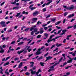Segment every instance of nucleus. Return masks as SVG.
Instances as JSON below:
<instances>
[{"label":"nucleus","mask_w":76,"mask_h":76,"mask_svg":"<svg viewBox=\"0 0 76 76\" xmlns=\"http://www.w3.org/2000/svg\"><path fill=\"white\" fill-rule=\"evenodd\" d=\"M6 22L4 21H1V22L0 24L2 27H5L7 26V25L5 24Z\"/></svg>","instance_id":"f257e3e1"},{"label":"nucleus","mask_w":76,"mask_h":76,"mask_svg":"<svg viewBox=\"0 0 76 76\" xmlns=\"http://www.w3.org/2000/svg\"><path fill=\"white\" fill-rule=\"evenodd\" d=\"M41 54V49H39L35 53V54H36V56H38V55H39V54Z\"/></svg>","instance_id":"f03ea898"},{"label":"nucleus","mask_w":76,"mask_h":76,"mask_svg":"<svg viewBox=\"0 0 76 76\" xmlns=\"http://www.w3.org/2000/svg\"><path fill=\"white\" fill-rule=\"evenodd\" d=\"M34 6V4H32L29 7V9H31V10H33L35 9H36V7H32Z\"/></svg>","instance_id":"7ed1b4c3"},{"label":"nucleus","mask_w":76,"mask_h":76,"mask_svg":"<svg viewBox=\"0 0 76 76\" xmlns=\"http://www.w3.org/2000/svg\"><path fill=\"white\" fill-rule=\"evenodd\" d=\"M76 60V57L72 58V59L71 58H70V60H68L67 61V63H70V62H72V60Z\"/></svg>","instance_id":"20e7f679"},{"label":"nucleus","mask_w":76,"mask_h":76,"mask_svg":"<svg viewBox=\"0 0 76 76\" xmlns=\"http://www.w3.org/2000/svg\"><path fill=\"white\" fill-rule=\"evenodd\" d=\"M25 49H23V50L20 51H18L17 52V53L18 54H19V55L21 53H23L24 51H25Z\"/></svg>","instance_id":"39448f33"},{"label":"nucleus","mask_w":76,"mask_h":76,"mask_svg":"<svg viewBox=\"0 0 76 76\" xmlns=\"http://www.w3.org/2000/svg\"><path fill=\"white\" fill-rule=\"evenodd\" d=\"M74 9V7L73 5H72L70 7H67L66 8L67 9H69V10H72V9Z\"/></svg>","instance_id":"423d86ee"},{"label":"nucleus","mask_w":76,"mask_h":76,"mask_svg":"<svg viewBox=\"0 0 76 76\" xmlns=\"http://www.w3.org/2000/svg\"><path fill=\"white\" fill-rule=\"evenodd\" d=\"M39 12L38 11H35L33 13V16H36L37 15H38Z\"/></svg>","instance_id":"0eeeda50"},{"label":"nucleus","mask_w":76,"mask_h":76,"mask_svg":"<svg viewBox=\"0 0 76 76\" xmlns=\"http://www.w3.org/2000/svg\"><path fill=\"white\" fill-rule=\"evenodd\" d=\"M30 71H31L32 75H34L36 73V72L35 71H33V69H30Z\"/></svg>","instance_id":"6e6552de"},{"label":"nucleus","mask_w":76,"mask_h":76,"mask_svg":"<svg viewBox=\"0 0 76 76\" xmlns=\"http://www.w3.org/2000/svg\"><path fill=\"white\" fill-rule=\"evenodd\" d=\"M53 58V57H51L50 56H49L46 57V60L45 61H47V60H49L50 59H51Z\"/></svg>","instance_id":"1a4fd4ad"},{"label":"nucleus","mask_w":76,"mask_h":76,"mask_svg":"<svg viewBox=\"0 0 76 76\" xmlns=\"http://www.w3.org/2000/svg\"><path fill=\"white\" fill-rule=\"evenodd\" d=\"M74 15H75V14H72L71 15H68L67 17L69 18H72V17H73V16H74Z\"/></svg>","instance_id":"9d476101"},{"label":"nucleus","mask_w":76,"mask_h":76,"mask_svg":"<svg viewBox=\"0 0 76 76\" xmlns=\"http://www.w3.org/2000/svg\"><path fill=\"white\" fill-rule=\"evenodd\" d=\"M22 65H23V63H20L18 65V68L19 69H20V68H21V67H22Z\"/></svg>","instance_id":"9b49d317"},{"label":"nucleus","mask_w":76,"mask_h":76,"mask_svg":"<svg viewBox=\"0 0 76 76\" xmlns=\"http://www.w3.org/2000/svg\"><path fill=\"white\" fill-rule=\"evenodd\" d=\"M2 69L3 67L2 66H1L0 67V69H1V70L0 71V73H1V74H3V71L4 70Z\"/></svg>","instance_id":"f8f14e48"},{"label":"nucleus","mask_w":76,"mask_h":76,"mask_svg":"<svg viewBox=\"0 0 76 76\" xmlns=\"http://www.w3.org/2000/svg\"><path fill=\"white\" fill-rule=\"evenodd\" d=\"M0 49V53H4V51L3 50V49L2 48H1Z\"/></svg>","instance_id":"ddd939ff"},{"label":"nucleus","mask_w":76,"mask_h":76,"mask_svg":"<svg viewBox=\"0 0 76 76\" xmlns=\"http://www.w3.org/2000/svg\"><path fill=\"white\" fill-rule=\"evenodd\" d=\"M30 63L31 64V65H30V67H32L34 66V62H30Z\"/></svg>","instance_id":"4468645a"},{"label":"nucleus","mask_w":76,"mask_h":76,"mask_svg":"<svg viewBox=\"0 0 76 76\" xmlns=\"http://www.w3.org/2000/svg\"><path fill=\"white\" fill-rule=\"evenodd\" d=\"M67 31L66 30H63L62 31V33L61 34V35H63V34H65V32Z\"/></svg>","instance_id":"2eb2a0df"},{"label":"nucleus","mask_w":76,"mask_h":76,"mask_svg":"<svg viewBox=\"0 0 76 76\" xmlns=\"http://www.w3.org/2000/svg\"><path fill=\"white\" fill-rule=\"evenodd\" d=\"M19 7L17 6L15 7H14L12 8V9L13 10H14V9H16L17 10H18V9H19Z\"/></svg>","instance_id":"dca6fc26"},{"label":"nucleus","mask_w":76,"mask_h":76,"mask_svg":"<svg viewBox=\"0 0 76 76\" xmlns=\"http://www.w3.org/2000/svg\"><path fill=\"white\" fill-rule=\"evenodd\" d=\"M53 66H52L51 67H50V69H51L52 70H54V67Z\"/></svg>","instance_id":"f3484780"},{"label":"nucleus","mask_w":76,"mask_h":76,"mask_svg":"<svg viewBox=\"0 0 76 76\" xmlns=\"http://www.w3.org/2000/svg\"><path fill=\"white\" fill-rule=\"evenodd\" d=\"M48 1H50V2H48L47 4L46 5H48V4H50V3H51L53 1H52V0H48Z\"/></svg>","instance_id":"a211bd4d"},{"label":"nucleus","mask_w":76,"mask_h":76,"mask_svg":"<svg viewBox=\"0 0 76 76\" xmlns=\"http://www.w3.org/2000/svg\"><path fill=\"white\" fill-rule=\"evenodd\" d=\"M20 13H21L20 12L17 13L16 14L17 15H15L16 17H18V16H19V15H20Z\"/></svg>","instance_id":"6ab92c4d"},{"label":"nucleus","mask_w":76,"mask_h":76,"mask_svg":"<svg viewBox=\"0 0 76 76\" xmlns=\"http://www.w3.org/2000/svg\"><path fill=\"white\" fill-rule=\"evenodd\" d=\"M41 29H42V30H40V32H39V33L41 34H42L44 32V31L42 30V28H41Z\"/></svg>","instance_id":"aec40b11"},{"label":"nucleus","mask_w":76,"mask_h":76,"mask_svg":"<svg viewBox=\"0 0 76 76\" xmlns=\"http://www.w3.org/2000/svg\"><path fill=\"white\" fill-rule=\"evenodd\" d=\"M23 14H26V15H28V12H25V11H23L22 12Z\"/></svg>","instance_id":"412c9836"},{"label":"nucleus","mask_w":76,"mask_h":76,"mask_svg":"<svg viewBox=\"0 0 76 76\" xmlns=\"http://www.w3.org/2000/svg\"><path fill=\"white\" fill-rule=\"evenodd\" d=\"M9 62H7V63L4 64V66H6L7 65H9Z\"/></svg>","instance_id":"4be33fe9"},{"label":"nucleus","mask_w":76,"mask_h":76,"mask_svg":"<svg viewBox=\"0 0 76 76\" xmlns=\"http://www.w3.org/2000/svg\"><path fill=\"white\" fill-rule=\"evenodd\" d=\"M42 58H43V57L42 56H41L40 57H39L37 59V60H38L39 61V60H41L42 59Z\"/></svg>","instance_id":"5701e85b"},{"label":"nucleus","mask_w":76,"mask_h":76,"mask_svg":"<svg viewBox=\"0 0 76 76\" xmlns=\"http://www.w3.org/2000/svg\"><path fill=\"white\" fill-rule=\"evenodd\" d=\"M62 60H63V57L59 59V62H58V63H60V62Z\"/></svg>","instance_id":"b1692460"},{"label":"nucleus","mask_w":76,"mask_h":76,"mask_svg":"<svg viewBox=\"0 0 76 76\" xmlns=\"http://www.w3.org/2000/svg\"><path fill=\"white\" fill-rule=\"evenodd\" d=\"M51 41H52V39H49L48 40L47 42L49 43V42Z\"/></svg>","instance_id":"393cba45"},{"label":"nucleus","mask_w":76,"mask_h":76,"mask_svg":"<svg viewBox=\"0 0 76 76\" xmlns=\"http://www.w3.org/2000/svg\"><path fill=\"white\" fill-rule=\"evenodd\" d=\"M44 35L46 38H48V34H47V33H45L44 34Z\"/></svg>","instance_id":"a878e982"},{"label":"nucleus","mask_w":76,"mask_h":76,"mask_svg":"<svg viewBox=\"0 0 76 76\" xmlns=\"http://www.w3.org/2000/svg\"><path fill=\"white\" fill-rule=\"evenodd\" d=\"M23 44V42H21L19 43L18 44V45H22V44Z\"/></svg>","instance_id":"bb28decb"},{"label":"nucleus","mask_w":76,"mask_h":76,"mask_svg":"<svg viewBox=\"0 0 76 76\" xmlns=\"http://www.w3.org/2000/svg\"><path fill=\"white\" fill-rule=\"evenodd\" d=\"M29 30V28H27L26 29H25V31H26V32H28V31Z\"/></svg>","instance_id":"cd10ccee"},{"label":"nucleus","mask_w":76,"mask_h":76,"mask_svg":"<svg viewBox=\"0 0 76 76\" xmlns=\"http://www.w3.org/2000/svg\"><path fill=\"white\" fill-rule=\"evenodd\" d=\"M54 35H52L50 36L49 39H52V38H53V37H54Z\"/></svg>","instance_id":"c85d7f7f"},{"label":"nucleus","mask_w":76,"mask_h":76,"mask_svg":"<svg viewBox=\"0 0 76 76\" xmlns=\"http://www.w3.org/2000/svg\"><path fill=\"white\" fill-rule=\"evenodd\" d=\"M38 19L37 18H34L33 19V21H35V20H37Z\"/></svg>","instance_id":"c756f323"},{"label":"nucleus","mask_w":76,"mask_h":76,"mask_svg":"<svg viewBox=\"0 0 76 76\" xmlns=\"http://www.w3.org/2000/svg\"><path fill=\"white\" fill-rule=\"evenodd\" d=\"M61 23V22L60 21H58L56 23V25H58V24H59V23Z\"/></svg>","instance_id":"7c9ffc66"},{"label":"nucleus","mask_w":76,"mask_h":76,"mask_svg":"<svg viewBox=\"0 0 76 76\" xmlns=\"http://www.w3.org/2000/svg\"><path fill=\"white\" fill-rule=\"evenodd\" d=\"M19 58H16L14 59V60H15V61H16V60H19Z\"/></svg>","instance_id":"2f4dec72"},{"label":"nucleus","mask_w":76,"mask_h":76,"mask_svg":"<svg viewBox=\"0 0 76 76\" xmlns=\"http://www.w3.org/2000/svg\"><path fill=\"white\" fill-rule=\"evenodd\" d=\"M40 64L42 66H44V63L40 62Z\"/></svg>","instance_id":"473e14b6"},{"label":"nucleus","mask_w":76,"mask_h":76,"mask_svg":"<svg viewBox=\"0 0 76 76\" xmlns=\"http://www.w3.org/2000/svg\"><path fill=\"white\" fill-rule=\"evenodd\" d=\"M37 31H38V29L37 28H35L34 29V32H37Z\"/></svg>","instance_id":"72a5a7b5"},{"label":"nucleus","mask_w":76,"mask_h":76,"mask_svg":"<svg viewBox=\"0 0 76 76\" xmlns=\"http://www.w3.org/2000/svg\"><path fill=\"white\" fill-rule=\"evenodd\" d=\"M61 31H62V29H61L59 30L58 31V32L57 33V34H60V32H61Z\"/></svg>","instance_id":"f704fd0d"},{"label":"nucleus","mask_w":76,"mask_h":76,"mask_svg":"<svg viewBox=\"0 0 76 76\" xmlns=\"http://www.w3.org/2000/svg\"><path fill=\"white\" fill-rule=\"evenodd\" d=\"M5 73H6L8 76L9 75V72H5Z\"/></svg>","instance_id":"c9c22d12"},{"label":"nucleus","mask_w":76,"mask_h":76,"mask_svg":"<svg viewBox=\"0 0 76 76\" xmlns=\"http://www.w3.org/2000/svg\"><path fill=\"white\" fill-rule=\"evenodd\" d=\"M29 48H30V46H26V50H28V49H29Z\"/></svg>","instance_id":"e433bc0d"},{"label":"nucleus","mask_w":76,"mask_h":76,"mask_svg":"<svg viewBox=\"0 0 76 76\" xmlns=\"http://www.w3.org/2000/svg\"><path fill=\"white\" fill-rule=\"evenodd\" d=\"M41 35H38L37 36V38H41Z\"/></svg>","instance_id":"4c0bfd02"},{"label":"nucleus","mask_w":76,"mask_h":76,"mask_svg":"<svg viewBox=\"0 0 76 76\" xmlns=\"http://www.w3.org/2000/svg\"><path fill=\"white\" fill-rule=\"evenodd\" d=\"M60 1V0H59V1H58V0H57L56 1V4H58L59 2Z\"/></svg>","instance_id":"58836bf2"},{"label":"nucleus","mask_w":76,"mask_h":76,"mask_svg":"<svg viewBox=\"0 0 76 76\" xmlns=\"http://www.w3.org/2000/svg\"><path fill=\"white\" fill-rule=\"evenodd\" d=\"M10 57L9 56V57H7L6 58V59H5V61H7V60L9 59V58H10Z\"/></svg>","instance_id":"ea45409f"},{"label":"nucleus","mask_w":76,"mask_h":76,"mask_svg":"<svg viewBox=\"0 0 76 76\" xmlns=\"http://www.w3.org/2000/svg\"><path fill=\"white\" fill-rule=\"evenodd\" d=\"M55 47V45H52V47H51L50 48L51 49H52V48H53V47Z\"/></svg>","instance_id":"a19ab883"},{"label":"nucleus","mask_w":76,"mask_h":76,"mask_svg":"<svg viewBox=\"0 0 76 76\" xmlns=\"http://www.w3.org/2000/svg\"><path fill=\"white\" fill-rule=\"evenodd\" d=\"M15 41H14L12 42L11 43V44H15Z\"/></svg>","instance_id":"79ce46f5"},{"label":"nucleus","mask_w":76,"mask_h":76,"mask_svg":"<svg viewBox=\"0 0 76 76\" xmlns=\"http://www.w3.org/2000/svg\"><path fill=\"white\" fill-rule=\"evenodd\" d=\"M70 75V72H67L66 73V76H67V75Z\"/></svg>","instance_id":"37998d69"},{"label":"nucleus","mask_w":76,"mask_h":76,"mask_svg":"<svg viewBox=\"0 0 76 76\" xmlns=\"http://www.w3.org/2000/svg\"><path fill=\"white\" fill-rule=\"evenodd\" d=\"M15 3H16V1H15L14 2H12L11 3V4H15Z\"/></svg>","instance_id":"c03bdc74"},{"label":"nucleus","mask_w":76,"mask_h":76,"mask_svg":"<svg viewBox=\"0 0 76 76\" xmlns=\"http://www.w3.org/2000/svg\"><path fill=\"white\" fill-rule=\"evenodd\" d=\"M68 14V12H66L64 13V16H66Z\"/></svg>","instance_id":"a18cd8bd"},{"label":"nucleus","mask_w":76,"mask_h":76,"mask_svg":"<svg viewBox=\"0 0 76 76\" xmlns=\"http://www.w3.org/2000/svg\"><path fill=\"white\" fill-rule=\"evenodd\" d=\"M72 27H73V26H69L67 28V29H70V28H72Z\"/></svg>","instance_id":"49530a36"},{"label":"nucleus","mask_w":76,"mask_h":76,"mask_svg":"<svg viewBox=\"0 0 76 76\" xmlns=\"http://www.w3.org/2000/svg\"><path fill=\"white\" fill-rule=\"evenodd\" d=\"M33 55V54H32L31 55H28V56L29 57H31V56H32Z\"/></svg>","instance_id":"de8ad7c7"},{"label":"nucleus","mask_w":76,"mask_h":76,"mask_svg":"<svg viewBox=\"0 0 76 76\" xmlns=\"http://www.w3.org/2000/svg\"><path fill=\"white\" fill-rule=\"evenodd\" d=\"M2 61H6V58H4L2 59Z\"/></svg>","instance_id":"09e8293b"},{"label":"nucleus","mask_w":76,"mask_h":76,"mask_svg":"<svg viewBox=\"0 0 76 76\" xmlns=\"http://www.w3.org/2000/svg\"><path fill=\"white\" fill-rule=\"evenodd\" d=\"M59 64V62H58L57 63L55 64L53 66L54 67V66H56V65H57V64Z\"/></svg>","instance_id":"8fccbe9b"},{"label":"nucleus","mask_w":76,"mask_h":76,"mask_svg":"<svg viewBox=\"0 0 76 76\" xmlns=\"http://www.w3.org/2000/svg\"><path fill=\"white\" fill-rule=\"evenodd\" d=\"M59 64V62H58L57 63L55 64L53 66L54 67V66H56V65H57V64Z\"/></svg>","instance_id":"3c124183"},{"label":"nucleus","mask_w":76,"mask_h":76,"mask_svg":"<svg viewBox=\"0 0 76 76\" xmlns=\"http://www.w3.org/2000/svg\"><path fill=\"white\" fill-rule=\"evenodd\" d=\"M52 41H53L54 42H56V39L55 38H53L52 39Z\"/></svg>","instance_id":"603ef678"},{"label":"nucleus","mask_w":76,"mask_h":76,"mask_svg":"<svg viewBox=\"0 0 76 76\" xmlns=\"http://www.w3.org/2000/svg\"><path fill=\"white\" fill-rule=\"evenodd\" d=\"M65 48V49H69L70 48V47L69 46H68V47H66V48Z\"/></svg>","instance_id":"864d4df0"},{"label":"nucleus","mask_w":76,"mask_h":76,"mask_svg":"<svg viewBox=\"0 0 76 76\" xmlns=\"http://www.w3.org/2000/svg\"><path fill=\"white\" fill-rule=\"evenodd\" d=\"M50 16H51L50 15H48L46 17V19H48V18H50Z\"/></svg>","instance_id":"5fc2aeb1"},{"label":"nucleus","mask_w":76,"mask_h":76,"mask_svg":"<svg viewBox=\"0 0 76 76\" xmlns=\"http://www.w3.org/2000/svg\"><path fill=\"white\" fill-rule=\"evenodd\" d=\"M33 70H35L36 69V66H34L32 68Z\"/></svg>","instance_id":"6e6d98bb"},{"label":"nucleus","mask_w":76,"mask_h":76,"mask_svg":"<svg viewBox=\"0 0 76 76\" xmlns=\"http://www.w3.org/2000/svg\"><path fill=\"white\" fill-rule=\"evenodd\" d=\"M4 3H5V2H4L2 3L1 4V6H3V4H4Z\"/></svg>","instance_id":"4d7b16f0"},{"label":"nucleus","mask_w":76,"mask_h":76,"mask_svg":"<svg viewBox=\"0 0 76 76\" xmlns=\"http://www.w3.org/2000/svg\"><path fill=\"white\" fill-rule=\"evenodd\" d=\"M45 48V46H43L41 48V49H41V50H42L43 49V48Z\"/></svg>","instance_id":"13d9d810"},{"label":"nucleus","mask_w":76,"mask_h":76,"mask_svg":"<svg viewBox=\"0 0 76 76\" xmlns=\"http://www.w3.org/2000/svg\"><path fill=\"white\" fill-rule=\"evenodd\" d=\"M55 20H56V18H54L52 19V22H54V21H55Z\"/></svg>","instance_id":"bf43d9fd"},{"label":"nucleus","mask_w":76,"mask_h":76,"mask_svg":"<svg viewBox=\"0 0 76 76\" xmlns=\"http://www.w3.org/2000/svg\"><path fill=\"white\" fill-rule=\"evenodd\" d=\"M20 47H18L17 48V49L15 50H20Z\"/></svg>","instance_id":"052dcab7"},{"label":"nucleus","mask_w":76,"mask_h":76,"mask_svg":"<svg viewBox=\"0 0 76 76\" xmlns=\"http://www.w3.org/2000/svg\"><path fill=\"white\" fill-rule=\"evenodd\" d=\"M62 56H63L64 58L65 57V56H66V54H64L62 55Z\"/></svg>","instance_id":"680f3d73"},{"label":"nucleus","mask_w":76,"mask_h":76,"mask_svg":"<svg viewBox=\"0 0 76 76\" xmlns=\"http://www.w3.org/2000/svg\"><path fill=\"white\" fill-rule=\"evenodd\" d=\"M6 45H3L2 46V47L3 48H6Z\"/></svg>","instance_id":"e2e57ef3"},{"label":"nucleus","mask_w":76,"mask_h":76,"mask_svg":"<svg viewBox=\"0 0 76 76\" xmlns=\"http://www.w3.org/2000/svg\"><path fill=\"white\" fill-rule=\"evenodd\" d=\"M48 53H47L46 54H45L44 55V57H46V56H47V55H48Z\"/></svg>","instance_id":"0e129e2a"},{"label":"nucleus","mask_w":76,"mask_h":76,"mask_svg":"<svg viewBox=\"0 0 76 76\" xmlns=\"http://www.w3.org/2000/svg\"><path fill=\"white\" fill-rule=\"evenodd\" d=\"M46 11V8H44L43 10V12H45Z\"/></svg>","instance_id":"69168bd1"},{"label":"nucleus","mask_w":76,"mask_h":76,"mask_svg":"<svg viewBox=\"0 0 76 76\" xmlns=\"http://www.w3.org/2000/svg\"><path fill=\"white\" fill-rule=\"evenodd\" d=\"M73 27L74 29H76V25H74Z\"/></svg>","instance_id":"338daca9"},{"label":"nucleus","mask_w":76,"mask_h":76,"mask_svg":"<svg viewBox=\"0 0 76 76\" xmlns=\"http://www.w3.org/2000/svg\"><path fill=\"white\" fill-rule=\"evenodd\" d=\"M25 74L26 75H29V73L28 72H26Z\"/></svg>","instance_id":"774afa93"}]
</instances>
